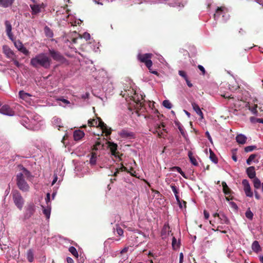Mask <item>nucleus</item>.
<instances>
[{"label":"nucleus","mask_w":263,"mask_h":263,"mask_svg":"<svg viewBox=\"0 0 263 263\" xmlns=\"http://www.w3.org/2000/svg\"><path fill=\"white\" fill-rule=\"evenodd\" d=\"M51 64V59L44 53L36 55L30 60V65L36 69L43 67L47 69L50 67Z\"/></svg>","instance_id":"1"},{"label":"nucleus","mask_w":263,"mask_h":263,"mask_svg":"<svg viewBox=\"0 0 263 263\" xmlns=\"http://www.w3.org/2000/svg\"><path fill=\"white\" fill-rule=\"evenodd\" d=\"M16 184L18 188L22 192H28L30 189L29 185L25 181L23 173H18L16 175Z\"/></svg>","instance_id":"2"},{"label":"nucleus","mask_w":263,"mask_h":263,"mask_svg":"<svg viewBox=\"0 0 263 263\" xmlns=\"http://www.w3.org/2000/svg\"><path fill=\"white\" fill-rule=\"evenodd\" d=\"M153 57V54L152 53H147L143 54L139 53L137 54V58L139 61L141 63H144L147 68L149 69L153 65V62L151 60Z\"/></svg>","instance_id":"3"},{"label":"nucleus","mask_w":263,"mask_h":263,"mask_svg":"<svg viewBox=\"0 0 263 263\" xmlns=\"http://www.w3.org/2000/svg\"><path fill=\"white\" fill-rule=\"evenodd\" d=\"M12 194L15 205L20 210H21L24 204V200L21 193L17 190H14L12 191Z\"/></svg>","instance_id":"4"},{"label":"nucleus","mask_w":263,"mask_h":263,"mask_svg":"<svg viewBox=\"0 0 263 263\" xmlns=\"http://www.w3.org/2000/svg\"><path fill=\"white\" fill-rule=\"evenodd\" d=\"M97 119L99 120L98 126H99L102 131V134L101 135H103V134L104 133L106 137L110 136L112 131L111 128L108 127L107 125L102 120L101 118L97 117Z\"/></svg>","instance_id":"5"},{"label":"nucleus","mask_w":263,"mask_h":263,"mask_svg":"<svg viewBox=\"0 0 263 263\" xmlns=\"http://www.w3.org/2000/svg\"><path fill=\"white\" fill-rule=\"evenodd\" d=\"M35 211V205L32 203L28 204L26 208L25 218L29 219V218H30L34 214Z\"/></svg>","instance_id":"6"},{"label":"nucleus","mask_w":263,"mask_h":263,"mask_svg":"<svg viewBox=\"0 0 263 263\" xmlns=\"http://www.w3.org/2000/svg\"><path fill=\"white\" fill-rule=\"evenodd\" d=\"M13 42L15 47L18 51L26 55H28L29 54V51L24 47L23 43L20 40L15 41Z\"/></svg>","instance_id":"7"},{"label":"nucleus","mask_w":263,"mask_h":263,"mask_svg":"<svg viewBox=\"0 0 263 263\" xmlns=\"http://www.w3.org/2000/svg\"><path fill=\"white\" fill-rule=\"evenodd\" d=\"M49 54L54 60L62 62L65 60L64 57L59 51L52 49L49 50Z\"/></svg>","instance_id":"8"},{"label":"nucleus","mask_w":263,"mask_h":263,"mask_svg":"<svg viewBox=\"0 0 263 263\" xmlns=\"http://www.w3.org/2000/svg\"><path fill=\"white\" fill-rule=\"evenodd\" d=\"M242 184L244 187V191L247 196L252 197L253 194L251 191V187L248 180L243 179L242 181Z\"/></svg>","instance_id":"9"},{"label":"nucleus","mask_w":263,"mask_h":263,"mask_svg":"<svg viewBox=\"0 0 263 263\" xmlns=\"http://www.w3.org/2000/svg\"><path fill=\"white\" fill-rule=\"evenodd\" d=\"M170 232H171V231L170 230L168 223H165L163 227L161 233L162 239H166L167 237L169 236Z\"/></svg>","instance_id":"10"},{"label":"nucleus","mask_w":263,"mask_h":263,"mask_svg":"<svg viewBox=\"0 0 263 263\" xmlns=\"http://www.w3.org/2000/svg\"><path fill=\"white\" fill-rule=\"evenodd\" d=\"M5 25L6 26V31L7 33V35H8L9 39L11 41H13V35L12 33V26L11 23L8 21H6L5 22Z\"/></svg>","instance_id":"11"},{"label":"nucleus","mask_w":263,"mask_h":263,"mask_svg":"<svg viewBox=\"0 0 263 263\" xmlns=\"http://www.w3.org/2000/svg\"><path fill=\"white\" fill-rule=\"evenodd\" d=\"M0 112L8 116H13L14 115V111L10 107V106L7 105H3L0 108Z\"/></svg>","instance_id":"12"},{"label":"nucleus","mask_w":263,"mask_h":263,"mask_svg":"<svg viewBox=\"0 0 263 263\" xmlns=\"http://www.w3.org/2000/svg\"><path fill=\"white\" fill-rule=\"evenodd\" d=\"M3 52L9 59H13L15 57L14 52L7 46L3 47Z\"/></svg>","instance_id":"13"},{"label":"nucleus","mask_w":263,"mask_h":263,"mask_svg":"<svg viewBox=\"0 0 263 263\" xmlns=\"http://www.w3.org/2000/svg\"><path fill=\"white\" fill-rule=\"evenodd\" d=\"M119 135L123 138L132 139L135 138V134L133 132H129L125 129L122 130Z\"/></svg>","instance_id":"14"},{"label":"nucleus","mask_w":263,"mask_h":263,"mask_svg":"<svg viewBox=\"0 0 263 263\" xmlns=\"http://www.w3.org/2000/svg\"><path fill=\"white\" fill-rule=\"evenodd\" d=\"M171 187L175 194V198L179 205V206L180 207V208L182 209V206L181 205V200H180V198L178 196V190L177 186L175 185V184H172L171 185Z\"/></svg>","instance_id":"15"},{"label":"nucleus","mask_w":263,"mask_h":263,"mask_svg":"<svg viewBox=\"0 0 263 263\" xmlns=\"http://www.w3.org/2000/svg\"><path fill=\"white\" fill-rule=\"evenodd\" d=\"M246 173L250 179H254L256 177V173L254 166H250L246 169Z\"/></svg>","instance_id":"16"},{"label":"nucleus","mask_w":263,"mask_h":263,"mask_svg":"<svg viewBox=\"0 0 263 263\" xmlns=\"http://www.w3.org/2000/svg\"><path fill=\"white\" fill-rule=\"evenodd\" d=\"M192 106L194 110V111L196 112V114L199 115L201 119L203 118V114L202 112V111L200 109V107L199 105L196 104L195 102H192Z\"/></svg>","instance_id":"17"},{"label":"nucleus","mask_w":263,"mask_h":263,"mask_svg":"<svg viewBox=\"0 0 263 263\" xmlns=\"http://www.w3.org/2000/svg\"><path fill=\"white\" fill-rule=\"evenodd\" d=\"M85 135L84 133L81 130H77L73 133V138L75 141L81 140Z\"/></svg>","instance_id":"18"},{"label":"nucleus","mask_w":263,"mask_h":263,"mask_svg":"<svg viewBox=\"0 0 263 263\" xmlns=\"http://www.w3.org/2000/svg\"><path fill=\"white\" fill-rule=\"evenodd\" d=\"M104 143H103L100 139H98V141H97L96 143L93 145L91 149L92 151H96L99 149H103L104 148Z\"/></svg>","instance_id":"19"},{"label":"nucleus","mask_w":263,"mask_h":263,"mask_svg":"<svg viewBox=\"0 0 263 263\" xmlns=\"http://www.w3.org/2000/svg\"><path fill=\"white\" fill-rule=\"evenodd\" d=\"M108 143V146L109 148L111 154L114 156H116L117 150V144L113 142H107Z\"/></svg>","instance_id":"20"},{"label":"nucleus","mask_w":263,"mask_h":263,"mask_svg":"<svg viewBox=\"0 0 263 263\" xmlns=\"http://www.w3.org/2000/svg\"><path fill=\"white\" fill-rule=\"evenodd\" d=\"M14 2V0H0V6L4 8H7L11 6Z\"/></svg>","instance_id":"21"},{"label":"nucleus","mask_w":263,"mask_h":263,"mask_svg":"<svg viewBox=\"0 0 263 263\" xmlns=\"http://www.w3.org/2000/svg\"><path fill=\"white\" fill-rule=\"evenodd\" d=\"M226 9V8L223 6L219 7L217 8L215 13L214 14V18L216 20H217L221 14L223 13V12Z\"/></svg>","instance_id":"22"},{"label":"nucleus","mask_w":263,"mask_h":263,"mask_svg":"<svg viewBox=\"0 0 263 263\" xmlns=\"http://www.w3.org/2000/svg\"><path fill=\"white\" fill-rule=\"evenodd\" d=\"M247 139V137L242 134L238 135L236 137V141L239 144H244L246 143Z\"/></svg>","instance_id":"23"},{"label":"nucleus","mask_w":263,"mask_h":263,"mask_svg":"<svg viewBox=\"0 0 263 263\" xmlns=\"http://www.w3.org/2000/svg\"><path fill=\"white\" fill-rule=\"evenodd\" d=\"M18 95L21 99L25 101H28L30 99V97L31 96V95H30L28 93L25 92L24 90L20 91Z\"/></svg>","instance_id":"24"},{"label":"nucleus","mask_w":263,"mask_h":263,"mask_svg":"<svg viewBox=\"0 0 263 263\" xmlns=\"http://www.w3.org/2000/svg\"><path fill=\"white\" fill-rule=\"evenodd\" d=\"M97 154L96 152H92L90 154L89 163L91 165H95L97 162Z\"/></svg>","instance_id":"25"},{"label":"nucleus","mask_w":263,"mask_h":263,"mask_svg":"<svg viewBox=\"0 0 263 263\" xmlns=\"http://www.w3.org/2000/svg\"><path fill=\"white\" fill-rule=\"evenodd\" d=\"M239 88L238 84H237L236 81H232L229 84V89L231 91H235Z\"/></svg>","instance_id":"26"},{"label":"nucleus","mask_w":263,"mask_h":263,"mask_svg":"<svg viewBox=\"0 0 263 263\" xmlns=\"http://www.w3.org/2000/svg\"><path fill=\"white\" fill-rule=\"evenodd\" d=\"M30 6L32 9V14H36L41 11V8L38 5H30Z\"/></svg>","instance_id":"27"},{"label":"nucleus","mask_w":263,"mask_h":263,"mask_svg":"<svg viewBox=\"0 0 263 263\" xmlns=\"http://www.w3.org/2000/svg\"><path fill=\"white\" fill-rule=\"evenodd\" d=\"M188 156L192 164L195 166H197L198 164V162L196 158L193 156V153L192 152V151H190L188 152Z\"/></svg>","instance_id":"28"},{"label":"nucleus","mask_w":263,"mask_h":263,"mask_svg":"<svg viewBox=\"0 0 263 263\" xmlns=\"http://www.w3.org/2000/svg\"><path fill=\"white\" fill-rule=\"evenodd\" d=\"M99 121H98L96 119H90L88 121V125L90 127H97L98 126Z\"/></svg>","instance_id":"29"},{"label":"nucleus","mask_w":263,"mask_h":263,"mask_svg":"<svg viewBox=\"0 0 263 263\" xmlns=\"http://www.w3.org/2000/svg\"><path fill=\"white\" fill-rule=\"evenodd\" d=\"M171 170L173 171H177L178 173H179L181 176L184 177L185 179H187V177L186 176L185 174L181 170V168L179 166H174L171 168Z\"/></svg>","instance_id":"30"},{"label":"nucleus","mask_w":263,"mask_h":263,"mask_svg":"<svg viewBox=\"0 0 263 263\" xmlns=\"http://www.w3.org/2000/svg\"><path fill=\"white\" fill-rule=\"evenodd\" d=\"M210 158L214 163H217L218 159L214 153L211 149H210Z\"/></svg>","instance_id":"31"},{"label":"nucleus","mask_w":263,"mask_h":263,"mask_svg":"<svg viewBox=\"0 0 263 263\" xmlns=\"http://www.w3.org/2000/svg\"><path fill=\"white\" fill-rule=\"evenodd\" d=\"M27 257L29 262H32L34 259V254L31 249H29L27 253Z\"/></svg>","instance_id":"32"},{"label":"nucleus","mask_w":263,"mask_h":263,"mask_svg":"<svg viewBox=\"0 0 263 263\" xmlns=\"http://www.w3.org/2000/svg\"><path fill=\"white\" fill-rule=\"evenodd\" d=\"M219 218L220 220L221 223L228 224L229 222L228 218L223 214H220Z\"/></svg>","instance_id":"33"},{"label":"nucleus","mask_w":263,"mask_h":263,"mask_svg":"<svg viewBox=\"0 0 263 263\" xmlns=\"http://www.w3.org/2000/svg\"><path fill=\"white\" fill-rule=\"evenodd\" d=\"M253 184L254 186L256 189H259L261 186V182L258 178L253 179Z\"/></svg>","instance_id":"34"},{"label":"nucleus","mask_w":263,"mask_h":263,"mask_svg":"<svg viewBox=\"0 0 263 263\" xmlns=\"http://www.w3.org/2000/svg\"><path fill=\"white\" fill-rule=\"evenodd\" d=\"M171 240H172V247H175L176 245L177 247H179L180 245V242L179 240L178 241L176 238L173 236V234L171 235Z\"/></svg>","instance_id":"35"},{"label":"nucleus","mask_w":263,"mask_h":263,"mask_svg":"<svg viewBox=\"0 0 263 263\" xmlns=\"http://www.w3.org/2000/svg\"><path fill=\"white\" fill-rule=\"evenodd\" d=\"M222 187H223V193L226 194L228 195L230 193V189L227 185L226 183L224 182H223L222 183Z\"/></svg>","instance_id":"36"},{"label":"nucleus","mask_w":263,"mask_h":263,"mask_svg":"<svg viewBox=\"0 0 263 263\" xmlns=\"http://www.w3.org/2000/svg\"><path fill=\"white\" fill-rule=\"evenodd\" d=\"M161 127H163V130L164 132L167 133L166 129L164 128L165 125H164V123H161V124L160 125H157L155 127V130L153 133L154 134H156V133L158 134V133L159 132L158 130H159Z\"/></svg>","instance_id":"37"},{"label":"nucleus","mask_w":263,"mask_h":263,"mask_svg":"<svg viewBox=\"0 0 263 263\" xmlns=\"http://www.w3.org/2000/svg\"><path fill=\"white\" fill-rule=\"evenodd\" d=\"M23 172H21V173L23 174V176L25 177H26L27 178H29L31 177V173L30 172L27 170L26 168L23 167L22 168Z\"/></svg>","instance_id":"38"},{"label":"nucleus","mask_w":263,"mask_h":263,"mask_svg":"<svg viewBox=\"0 0 263 263\" xmlns=\"http://www.w3.org/2000/svg\"><path fill=\"white\" fill-rule=\"evenodd\" d=\"M176 125L178 126V128L182 135V136L185 137V131L183 128V127L179 123H176Z\"/></svg>","instance_id":"39"},{"label":"nucleus","mask_w":263,"mask_h":263,"mask_svg":"<svg viewBox=\"0 0 263 263\" xmlns=\"http://www.w3.org/2000/svg\"><path fill=\"white\" fill-rule=\"evenodd\" d=\"M69 251L76 258H78L79 257V253L76 248H69Z\"/></svg>","instance_id":"40"},{"label":"nucleus","mask_w":263,"mask_h":263,"mask_svg":"<svg viewBox=\"0 0 263 263\" xmlns=\"http://www.w3.org/2000/svg\"><path fill=\"white\" fill-rule=\"evenodd\" d=\"M45 32L46 35L47 36H48V37H52L53 33H52V32L51 31V30H50V29L48 27H47V26L45 27Z\"/></svg>","instance_id":"41"},{"label":"nucleus","mask_w":263,"mask_h":263,"mask_svg":"<svg viewBox=\"0 0 263 263\" xmlns=\"http://www.w3.org/2000/svg\"><path fill=\"white\" fill-rule=\"evenodd\" d=\"M163 105L166 108L171 109L172 107V105L171 102L167 100H165L163 101Z\"/></svg>","instance_id":"42"},{"label":"nucleus","mask_w":263,"mask_h":263,"mask_svg":"<svg viewBox=\"0 0 263 263\" xmlns=\"http://www.w3.org/2000/svg\"><path fill=\"white\" fill-rule=\"evenodd\" d=\"M256 148V146H254V145L248 146L245 148V151L246 153H248V152L253 151V150L255 149Z\"/></svg>","instance_id":"43"},{"label":"nucleus","mask_w":263,"mask_h":263,"mask_svg":"<svg viewBox=\"0 0 263 263\" xmlns=\"http://www.w3.org/2000/svg\"><path fill=\"white\" fill-rule=\"evenodd\" d=\"M245 215L246 217L248 218V219L250 220L252 219L253 217V214L250 210L246 211Z\"/></svg>","instance_id":"44"},{"label":"nucleus","mask_w":263,"mask_h":263,"mask_svg":"<svg viewBox=\"0 0 263 263\" xmlns=\"http://www.w3.org/2000/svg\"><path fill=\"white\" fill-rule=\"evenodd\" d=\"M43 213L46 216L47 219H49L50 215V209H44Z\"/></svg>","instance_id":"45"},{"label":"nucleus","mask_w":263,"mask_h":263,"mask_svg":"<svg viewBox=\"0 0 263 263\" xmlns=\"http://www.w3.org/2000/svg\"><path fill=\"white\" fill-rule=\"evenodd\" d=\"M257 105L255 104L253 106L250 107L249 110H250L252 112L253 114H256L257 113Z\"/></svg>","instance_id":"46"},{"label":"nucleus","mask_w":263,"mask_h":263,"mask_svg":"<svg viewBox=\"0 0 263 263\" xmlns=\"http://www.w3.org/2000/svg\"><path fill=\"white\" fill-rule=\"evenodd\" d=\"M116 232H117V233L119 235V236H122L123 234V229L117 226V228H116Z\"/></svg>","instance_id":"47"},{"label":"nucleus","mask_w":263,"mask_h":263,"mask_svg":"<svg viewBox=\"0 0 263 263\" xmlns=\"http://www.w3.org/2000/svg\"><path fill=\"white\" fill-rule=\"evenodd\" d=\"M178 73L179 76L183 78L185 80L187 78L186 74L184 71L179 70L178 71Z\"/></svg>","instance_id":"48"},{"label":"nucleus","mask_w":263,"mask_h":263,"mask_svg":"<svg viewBox=\"0 0 263 263\" xmlns=\"http://www.w3.org/2000/svg\"><path fill=\"white\" fill-rule=\"evenodd\" d=\"M121 167L120 168H119L118 169L119 170V172H123V171H125V172H128V171H127V168L125 167L123 164H121Z\"/></svg>","instance_id":"49"},{"label":"nucleus","mask_w":263,"mask_h":263,"mask_svg":"<svg viewBox=\"0 0 263 263\" xmlns=\"http://www.w3.org/2000/svg\"><path fill=\"white\" fill-rule=\"evenodd\" d=\"M198 68L202 72V75H204L205 74V69H204V68L202 65H199L198 66Z\"/></svg>","instance_id":"50"},{"label":"nucleus","mask_w":263,"mask_h":263,"mask_svg":"<svg viewBox=\"0 0 263 263\" xmlns=\"http://www.w3.org/2000/svg\"><path fill=\"white\" fill-rule=\"evenodd\" d=\"M259 118H256L254 117H250V121L252 123H258V120Z\"/></svg>","instance_id":"51"},{"label":"nucleus","mask_w":263,"mask_h":263,"mask_svg":"<svg viewBox=\"0 0 263 263\" xmlns=\"http://www.w3.org/2000/svg\"><path fill=\"white\" fill-rule=\"evenodd\" d=\"M70 39L71 40L72 43L76 44L77 43V41L79 39H80V40L82 39V37H75L71 38Z\"/></svg>","instance_id":"52"},{"label":"nucleus","mask_w":263,"mask_h":263,"mask_svg":"<svg viewBox=\"0 0 263 263\" xmlns=\"http://www.w3.org/2000/svg\"><path fill=\"white\" fill-rule=\"evenodd\" d=\"M12 60L13 61L14 65L17 66V67H20V64L19 63L18 61H17L16 60H15L14 59V58H13V59H12Z\"/></svg>","instance_id":"53"},{"label":"nucleus","mask_w":263,"mask_h":263,"mask_svg":"<svg viewBox=\"0 0 263 263\" xmlns=\"http://www.w3.org/2000/svg\"><path fill=\"white\" fill-rule=\"evenodd\" d=\"M257 157V155L256 154H251L249 157L248 158V159H249L251 161H253L254 160V159Z\"/></svg>","instance_id":"54"},{"label":"nucleus","mask_w":263,"mask_h":263,"mask_svg":"<svg viewBox=\"0 0 263 263\" xmlns=\"http://www.w3.org/2000/svg\"><path fill=\"white\" fill-rule=\"evenodd\" d=\"M203 214L205 219H208L210 216L209 213L206 210H204Z\"/></svg>","instance_id":"55"},{"label":"nucleus","mask_w":263,"mask_h":263,"mask_svg":"<svg viewBox=\"0 0 263 263\" xmlns=\"http://www.w3.org/2000/svg\"><path fill=\"white\" fill-rule=\"evenodd\" d=\"M252 247H260L259 245V243L257 241L255 240L254 241L252 245Z\"/></svg>","instance_id":"56"},{"label":"nucleus","mask_w":263,"mask_h":263,"mask_svg":"<svg viewBox=\"0 0 263 263\" xmlns=\"http://www.w3.org/2000/svg\"><path fill=\"white\" fill-rule=\"evenodd\" d=\"M149 72L153 74H156V75H157L158 76L159 75V73L158 72L156 71V70H153L152 69L151 67L149 68V69H148Z\"/></svg>","instance_id":"57"},{"label":"nucleus","mask_w":263,"mask_h":263,"mask_svg":"<svg viewBox=\"0 0 263 263\" xmlns=\"http://www.w3.org/2000/svg\"><path fill=\"white\" fill-rule=\"evenodd\" d=\"M83 37L84 39H85L86 40H88L90 39V34L88 33H84L83 34Z\"/></svg>","instance_id":"58"},{"label":"nucleus","mask_w":263,"mask_h":263,"mask_svg":"<svg viewBox=\"0 0 263 263\" xmlns=\"http://www.w3.org/2000/svg\"><path fill=\"white\" fill-rule=\"evenodd\" d=\"M183 258V255L182 252L179 254V263H182Z\"/></svg>","instance_id":"59"},{"label":"nucleus","mask_w":263,"mask_h":263,"mask_svg":"<svg viewBox=\"0 0 263 263\" xmlns=\"http://www.w3.org/2000/svg\"><path fill=\"white\" fill-rule=\"evenodd\" d=\"M186 83L187 85V86L189 87H192L193 86V84L191 83V82L189 80L188 78L186 79L185 80Z\"/></svg>","instance_id":"60"},{"label":"nucleus","mask_w":263,"mask_h":263,"mask_svg":"<svg viewBox=\"0 0 263 263\" xmlns=\"http://www.w3.org/2000/svg\"><path fill=\"white\" fill-rule=\"evenodd\" d=\"M127 250H128V248H124L121 251H120V253L123 254L124 253L127 252Z\"/></svg>","instance_id":"61"},{"label":"nucleus","mask_w":263,"mask_h":263,"mask_svg":"<svg viewBox=\"0 0 263 263\" xmlns=\"http://www.w3.org/2000/svg\"><path fill=\"white\" fill-rule=\"evenodd\" d=\"M221 96L222 97H223L224 98H228V99H231V98H233V97H231V96H229V95H227L226 93L223 95H221Z\"/></svg>","instance_id":"62"},{"label":"nucleus","mask_w":263,"mask_h":263,"mask_svg":"<svg viewBox=\"0 0 263 263\" xmlns=\"http://www.w3.org/2000/svg\"><path fill=\"white\" fill-rule=\"evenodd\" d=\"M205 135L206 136V137L208 138V139L210 141H212V138L209 134V133L208 132H206L205 133Z\"/></svg>","instance_id":"63"},{"label":"nucleus","mask_w":263,"mask_h":263,"mask_svg":"<svg viewBox=\"0 0 263 263\" xmlns=\"http://www.w3.org/2000/svg\"><path fill=\"white\" fill-rule=\"evenodd\" d=\"M67 263H73V259L69 257H67Z\"/></svg>","instance_id":"64"}]
</instances>
